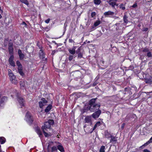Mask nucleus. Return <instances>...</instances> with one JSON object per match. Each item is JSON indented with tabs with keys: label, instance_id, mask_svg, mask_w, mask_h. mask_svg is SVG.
<instances>
[{
	"label": "nucleus",
	"instance_id": "nucleus-1",
	"mask_svg": "<svg viewBox=\"0 0 152 152\" xmlns=\"http://www.w3.org/2000/svg\"><path fill=\"white\" fill-rule=\"evenodd\" d=\"M97 98L92 99H91L89 103V110L92 112L96 111L98 110L100 105L99 104H96L95 102Z\"/></svg>",
	"mask_w": 152,
	"mask_h": 152
},
{
	"label": "nucleus",
	"instance_id": "nucleus-2",
	"mask_svg": "<svg viewBox=\"0 0 152 152\" xmlns=\"http://www.w3.org/2000/svg\"><path fill=\"white\" fill-rule=\"evenodd\" d=\"M53 143V142H50L48 146L47 149L48 152H55L57 151V146H52Z\"/></svg>",
	"mask_w": 152,
	"mask_h": 152
},
{
	"label": "nucleus",
	"instance_id": "nucleus-3",
	"mask_svg": "<svg viewBox=\"0 0 152 152\" xmlns=\"http://www.w3.org/2000/svg\"><path fill=\"white\" fill-rule=\"evenodd\" d=\"M26 121L29 123V124H31L33 121L31 115L30 113L27 112L26 115Z\"/></svg>",
	"mask_w": 152,
	"mask_h": 152
},
{
	"label": "nucleus",
	"instance_id": "nucleus-4",
	"mask_svg": "<svg viewBox=\"0 0 152 152\" xmlns=\"http://www.w3.org/2000/svg\"><path fill=\"white\" fill-rule=\"evenodd\" d=\"M48 101L45 98H43L41 99V101L39 102L40 108H42L43 106L46 105Z\"/></svg>",
	"mask_w": 152,
	"mask_h": 152
},
{
	"label": "nucleus",
	"instance_id": "nucleus-5",
	"mask_svg": "<svg viewBox=\"0 0 152 152\" xmlns=\"http://www.w3.org/2000/svg\"><path fill=\"white\" fill-rule=\"evenodd\" d=\"M81 75V73L79 71H75L72 73V75L75 78H78L80 77Z\"/></svg>",
	"mask_w": 152,
	"mask_h": 152
},
{
	"label": "nucleus",
	"instance_id": "nucleus-6",
	"mask_svg": "<svg viewBox=\"0 0 152 152\" xmlns=\"http://www.w3.org/2000/svg\"><path fill=\"white\" fill-rule=\"evenodd\" d=\"M91 118L92 117L91 116H86L84 120L85 121V122L89 123L91 125L92 124Z\"/></svg>",
	"mask_w": 152,
	"mask_h": 152
},
{
	"label": "nucleus",
	"instance_id": "nucleus-7",
	"mask_svg": "<svg viewBox=\"0 0 152 152\" xmlns=\"http://www.w3.org/2000/svg\"><path fill=\"white\" fill-rule=\"evenodd\" d=\"M118 0H109L108 1V3L113 8L115 7V6L116 5V2Z\"/></svg>",
	"mask_w": 152,
	"mask_h": 152
},
{
	"label": "nucleus",
	"instance_id": "nucleus-8",
	"mask_svg": "<svg viewBox=\"0 0 152 152\" xmlns=\"http://www.w3.org/2000/svg\"><path fill=\"white\" fill-rule=\"evenodd\" d=\"M101 113V110H98L97 111L94 113L92 116L94 118H98Z\"/></svg>",
	"mask_w": 152,
	"mask_h": 152
},
{
	"label": "nucleus",
	"instance_id": "nucleus-9",
	"mask_svg": "<svg viewBox=\"0 0 152 152\" xmlns=\"http://www.w3.org/2000/svg\"><path fill=\"white\" fill-rule=\"evenodd\" d=\"M18 98V100L21 106H24V100L21 97L19 96L18 95H17Z\"/></svg>",
	"mask_w": 152,
	"mask_h": 152
},
{
	"label": "nucleus",
	"instance_id": "nucleus-10",
	"mask_svg": "<svg viewBox=\"0 0 152 152\" xmlns=\"http://www.w3.org/2000/svg\"><path fill=\"white\" fill-rule=\"evenodd\" d=\"M14 56L13 55H11L9 58V62L10 64L13 66H15V63L13 61Z\"/></svg>",
	"mask_w": 152,
	"mask_h": 152
},
{
	"label": "nucleus",
	"instance_id": "nucleus-11",
	"mask_svg": "<svg viewBox=\"0 0 152 152\" xmlns=\"http://www.w3.org/2000/svg\"><path fill=\"white\" fill-rule=\"evenodd\" d=\"M114 13L113 12L109 11L104 13V15L105 17H109L110 16H112L114 15Z\"/></svg>",
	"mask_w": 152,
	"mask_h": 152
},
{
	"label": "nucleus",
	"instance_id": "nucleus-12",
	"mask_svg": "<svg viewBox=\"0 0 152 152\" xmlns=\"http://www.w3.org/2000/svg\"><path fill=\"white\" fill-rule=\"evenodd\" d=\"M10 81L12 83H13L15 85L17 84L18 83V81L17 80H16V77L15 76L10 77Z\"/></svg>",
	"mask_w": 152,
	"mask_h": 152
},
{
	"label": "nucleus",
	"instance_id": "nucleus-13",
	"mask_svg": "<svg viewBox=\"0 0 152 152\" xmlns=\"http://www.w3.org/2000/svg\"><path fill=\"white\" fill-rule=\"evenodd\" d=\"M112 134L109 133L107 130H106L104 132V135L105 137L108 139H110L112 137Z\"/></svg>",
	"mask_w": 152,
	"mask_h": 152
},
{
	"label": "nucleus",
	"instance_id": "nucleus-14",
	"mask_svg": "<svg viewBox=\"0 0 152 152\" xmlns=\"http://www.w3.org/2000/svg\"><path fill=\"white\" fill-rule=\"evenodd\" d=\"M44 126H42V127H43L44 129L45 130H46L47 129H50L51 127L50 125L48 122H46L44 123Z\"/></svg>",
	"mask_w": 152,
	"mask_h": 152
},
{
	"label": "nucleus",
	"instance_id": "nucleus-15",
	"mask_svg": "<svg viewBox=\"0 0 152 152\" xmlns=\"http://www.w3.org/2000/svg\"><path fill=\"white\" fill-rule=\"evenodd\" d=\"M45 54L44 53L42 50L41 49L39 51V56L40 58L44 60Z\"/></svg>",
	"mask_w": 152,
	"mask_h": 152
},
{
	"label": "nucleus",
	"instance_id": "nucleus-16",
	"mask_svg": "<svg viewBox=\"0 0 152 152\" xmlns=\"http://www.w3.org/2000/svg\"><path fill=\"white\" fill-rule=\"evenodd\" d=\"M69 53L72 55H74L75 53V47H74L72 48L69 49L68 50Z\"/></svg>",
	"mask_w": 152,
	"mask_h": 152
},
{
	"label": "nucleus",
	"instance_id": "nucleus-17",
	"mask_svg": "<svg viewBox=\"0 0 152 152\" xmlns=\"http://www.w3.org/2000/svg\"><path fill=\"white\" fill-rule=\"evenodd\" d=\"M110 138H111L110 141V142H116L117 141V137L116 136H113V135H112V137Z\"/></svg>",
	"mask_w": 152,
	"mask_h": 152
},
{
	"label": "nucleus",
	"instance_id": "nucleus-18",
	"mask_svg": "<svg viewBox=\"0 0 152 152\" xmlns=\"http://www.w3.org/2000/svg\"><path fill=\"white\" fill-rule=\"evenodd\" d=\"M57 149H58L61 152H64V150L63 146L61 145H58L57 146Z\"/></svg>",
	"mask_w": 152,
	"mask_h": 152
},
{
	"label": "nucleus",
	"instance_id": "nucleus-19",
	"mask_svg": "<svg viewBox=\"0 0 152 152\" xmlns=\"http://www.w3.org/2000/svg\"><path fill=\"white\" fill-rule=\"evenodd\" d=\"M36 131L38 134L39 135L40 137H41L42 136V132L39 128H37L36 129Z\"/></svg>",
	"mask_w": 152,
	"mask_h": 152
},
{
	"label": "nucleus",
	"instance_id": "nucleus-20",
	"mask_svg": "<svg viewBox=\"0 0 152 152\" xmlns=\"http://www.w3.org/2000/svg\"><path fill=\"white\" fill-rule=\"evenodd\" d=\"M52 108V105H49L45 109V111L46 113H48Z\"/></svg>",
	"mask_w": 152,
	"mask_h": 152
},
{
	"label": "nucleus",
	"instance_id": "nucleus-21",
	"mask_svg": "<svg viewBox=\"0 0 152 152\" xmlns=\"http://www.w3.org/2000/svg\"><path fill=\"white\" fill-rule=\"evenodd\" d=\"M8 50L9 54L11 55H13V47H8Z\"/></svg>",
	"mask_w": 152,
	"mask_h": 152
},
{
	"label": "nucleus",
	"instance_id": "nucleus-22",
	"mask_svg": "<svg viewBox=\"0 0 152 152\" xmlns=\"http://www.w3.org/2000/svg\"><path fill=\"white\" fill-rule=\"evenodd\" d=\"M7 100V97L6 96H3L2 97L0 100V104H3L4 102L6 101Z\"/></svg>",
	"mask_w": 152,
	"mask_h": 152
},
{
	"label": "nucleus",
	"instance_id": "nucleus-23",
	"mask_svg": "<svg viewBox=\"0 0 152 152\" xmlns=\"http://www.w3.org/2000/svg\"><path fill=\"white\" fill-rule=\"evenodd\" d=\"M5 142V139L3 137H0V143L3 144Z\"/></svg>",
	"mask_w": 152,
	"mask_h": 152
},
{
	"label": "nucleus",
	"instance_id": "nucleus-24",
	"mask_svg": "<svg viewBox=\"0 0 152 152\" xmlns=\"http://www.w3.org/2000/svg\"><path fill=\"white\" fill-rule=\"evenodd\" d=\"M20 86L22 88H24L25 86V82L24 81H20Z\"/></svg>",
	"mask_w": 152,
	"mask_h": 152
},
{
	"label": "nucleus",
	"instance_id": "nucleus-25",
	"mask_svg": "<svg viewBox=\"0 0 152 152\" xmlns=\"http://www.w3.org/2000/svg\"><path fill=\"white\" fill-rule=\"evenodd\" d=\"M79 50L80 49H79V51L78 52H77L78 54L77 56L78 58H81L83 57V53H81V52H80L79 51Z\"/></svg>",
	"mask_w": 152,
	"mask_h": 152
},
{
	"label": "nucleus",
	"instance_id": "nucleus-26",
	"mask_svg": "<svg viewBox=\"0 0 152 152\" xmlns=\"http://www.w3.org/2000/svg\"><path fill=\"white\" fill-rule=\"evenodd\" d=\"M16 64L18 66V68H22V65L19 61H17Z\"/></svg>",
	"mask_w": 152,
	"mask_h": 152
},
{
	"label": "nucleus",
	"instance_id": "nucleus-27",
	"mask_svg": "<svg viewBox=\"0 0 152 152\" xmlns=\"http://www.w3.org/2000/svg\"><path fill=\"white\" fill-rule=\"evenodd\" d=\"M18 69L19 73L21 75L23 76L24 75V74L22 68H18Z\"/></svg>",
	"mask_w": 152,
	"mask_h": 152
},
{
	"label": "nucleus",
	"instance_id": "nucleus-28",
	"mask_svg": "<svg viewBox=\"0 0 152 152\" xmlns=\"http://www.w3.org/2000/svg\"><path fill=\"white\" fill-rule=\"evenodd\" d=\"M119 7L120 9H122L123 10H124L125 9V4H121L119 6Z\"/></svg>",
	"mask_w": 152,
	"mask_h": 152
},
{
	"label": "nucleus",
	"instance_id": "nucleus-29",
	"mask_svg": "<svg viewBox=\"0 0 152 152\" xmlns=\"http://www.w3.org/2000/svg\"><path fill=\"white\" fill-rule=\"evenodd\" d=\"M43 127H42V130L44 134V135H45V137H48L49 135L47 133V132H45V131H47V130H45V129H44L43 128Z\"/></svg>",
	"mask_w": 152,
	"mask_h": 152
},
{
	"label": "nucleus",
	"instance_id": "nucleus-30",
	"mask_svg": "<svg viewBox=\"0 0 152 152\" xmlns=\"http://www.w3.org/2000/svg\"><path fill=\"white\" fill-rule=\"evenodd\" d=\"M127 16L126 15H124L123 17V20L124 22L125 23H127L128 22V20L127 19Z\"/></svg>",
	"mask_w": 152,
	"mask_h": 152
},
{
	"label": "nucleus",
	"instance_id": "nucleus-31",
	"mask_svg": "<svg viewBox=\"0 0 152 152\" xmlns=\"http://www.w3.org/2000/svg\"><path fill=\"white\" fill-rule=\"evenodd\" d=\"M20 1L22 3L25 4L27 6L29 4V3L27 0H20Z\"/></svg>",
	"mask_w": 152,
	"mask_h": 152
},
{
	"label": "nucleus",
	"instance_id": "nucleus-32",
	"mask_svg": "<svg viewBox=\"0 0 152 152\" xmlns=\"http://www.w3.org/2000/svg\"><path fill=\"white\" fill-rule=\"evenodd\" d=\"M101 3L100 0H94V3L96 5H99Z\"/></svg>",
	"mask_w": 152,
	"mask_h": 152
},
{
	"label": "nucleus",
	"instance_id": "nucleus-33",
	"mask_svg": "<svg viewBox=\"0 0 152 152\" xmlns=\"http://www.w3.org/2000/svg\"><path fill=\"white\" fill-rule=\"evenodd\" d=\"M101 22L100 20H97L94 23V25L95 27L98 26L100 23Z\"/></svg>",
	"mask_w": 152,
	"mask_h": 152
},
{
	"label": "nucleus",
	"instance_id": "nucleus-34",
	"mask_svg": "<svg viewBox=\"0 0 152 152\" xmlns=\"http://www.w3.org/2000/svg\"><path fill=\"white\" fill-rule=\"evenodd\" d=\"M105 147L104 146H102L101 147L100 150L99 152H105Z\"/></svg>",
	"mask_w": 152,
	"mask_h": 152
},
{
	"label": "nucleus",
	"instance_id": "nucleus-35",
	"mask_svg": "<svg viewBox=\"0 0 152 152\" xmlns=\"http://www.w3.org/2000/svg\"><path fill=\"white\" fill-rule=\"evenodd\" d=\"M48 122V123H49L50 126L53 124L54 123V121L53 120H49Z\"/></svg>",
	"mask_w": 152,
	"mask_h": 152
},
{
	"label": "nucleus",
	"instance_id": "nucleus-36",
	"mask_svg": "<svg viewBox=\"0 0 152 152\" xmlns=\"http://www.w3.org/2000/svg\"><path fill=\"white\" fill-rule=\"evenodd\" d=\"M145 81L146 83L150 84L151 83V80L150 79H145Z\"/></svg>",
	"mask_w": 152,
	"mask_h": 152
},
{
	"label": "nucleus",
	"instance_id": "nucleus-37",
	"mask_svg": "<svg viewBox=\"0 0 152 152\" xmlns=\"http://www.w3.org/2000/svg\"><path fill=\"white\" fill-rule=\"evenodd\" d=\"M19 56L20 58V60L23 59L24 57V55L23 53L19 55Z\"/></svg>",
	"mask_w": 152,
	"mask_h": 152
},
{
	"label": "nucleus",
	"instance_id": "nucleus-38",
	"mask_svg": "<svg viewBox=\"0 0 152 152\" xmlns=\"http://www.w3.org/2000/svg\"><path fill=\"white\" fill-rule=\"evenodd\" d=\"M13 47V43L11 40L9 41L8 47Z\"/></svg>",
	"mask_w": 152,
	"mask_h": 152
},
{
	"label": "nucleus",
	"instance_id": "nucleus-39",
	"mask_svg": "<svg viewBox=\"0 0 152 152\" xmlns=\"http://www.w3.org/2000/svg\"><path fill=\"white\" fill-rule=\"evenodd\" d=\"M147 56L148 57H152V54H151V53L150 51L148 52V53H147Z\"/></svg>",
	"mask_w": 152,
	"mask_h": 152
},
{
	"label": "nucleus",
	"instance_id": "nucleus-40",
	"mask_svg": "<svg viewBox=\"0 0 152 152\" xmlns=\"http://www.w3.org/2000/svg\"><path fill=\"white\" fill-rule=\"evenodd\" d=\"M73 58V56L72 55H70L69 57V61L72 60Z\"/></svg>",
	"mask_w": 152,
	"mask_h": 152
},
{
	"label": "nucleus",
	"instance_id": "nucleus-41",
	"mask_svg": "<svg viewBox=\"0 0 152 152\" xmlns=\"http://www.w3.org/2000/svg\"><path fill=\"white\" fill-rule=\"evenodd\" d=\"M96 13L95 12H92L91 14V16L92 18H94L96 15Z\"/></svg>",
	"mask_w": 152,
	"mask_h": 152
},
{
	"label": "nucleus",
	"instance_id": "nucleus-42",
	"mask_svg": "<svg viewBox=\"0 0 152 152\" xmlns=\"http://www.w3.org/2000/svg\"><path fill=\"white\" fill-rule=\"evenodd\" d=\"M149 51L148 49L147 48L144 49L142 51V52L144 53L147 52L148 53V52Z\"/></svg>",
	"mask_w": 152,
	"mask_h": 152
},
{
	"label": "nucleus",
	"instance_id": "nucleus-43",
	"mask_svg": "<svg viewBox=\"0 0 152 152\" xmlns=\"http://www.w3.org/2000/svg\"><path fill=\"white\" fill-rule=\"evenodd\" d=\"M151 142L149 140L148 142H147L146 143H145L144 145L143 146H146L149 144Z\"/></svg>",
	"mask_w": 152,
	"mask_h": 152
},
{
	"label": "nucleus",
	"instance_id": "nucleus-44",
	"mask_svg": "<svg viewBox=\"0 0 152 152\" xmlns=\"http://www.w3.org/2000/svg\"><path fill=\"white\" fill-rule=\"evenodd\" d=\"M10 77H13V76H15V75H14V74L12 73H9V74L8 75Z\"/></svg>",
	"mask_w": 152,
	"mask_h": 152
},
{
	"label": "nucleus",
	"instance_id": "nucleus-45",
	"mask_svg": "<svg viewBox=\"0 0 152 152\" xmlns=\"http://www.w3.org/2000/svg\"><path fill=\"white\" fill-rule=\"evenodd\" d=\"M50 19L49 18L47 20H46L45 21V22L47 23H49Z\"/></svg>",
	"mask_w": 152,
	"mask_h": 152
},
{
	"label": "nucleus",
	"instance_id": "nucleus-46",
	"mask_svg": "<svg viewBox=\"0 0 152 152\" xmlns=\"http://www.w3.org/2000/svg\"><path fill=\"white\" fill-rule=\"evenodd\" d=\"M96 124L98 126H99L101 124V123L99 121L97 122Z\"/></svg>",
	"mask_w": 152,
	"mask_h": 152
},
{
	"label": "nucleus",
	"instance_id": "nucleus-47",
	"mask_svg": "<svg viewBox=\"0 0 152 152\" xmlns=\"http://www.w3.org/2000/svg\"><path fill=\"white\" fill-rule=\"evenodd\" d=\"M18 53L19 55L21 54H22V53L21 50L20 49L18 51Z\"/></svg>",
	"mask_w": 152,
	"mask_h": 152
},
{
	"label": "nucleus",
	"instance_id": "nucleus-48",
	"mask_svg": "<svg viewBox=\"0 0 152 152\" xmlns=\"http://www.w3.org/2000/svg\"><path fill=\"white\" fill-rule=\"evenodd\" d=\"M143 152H151L147 149H145L143 150Z\"/></svg>",
	"mask_w": 152,
	"mask_h": 152
},
{
	"label": "nucleus",
	"instance_id": "nucleus-49",
	"mask_svg": "<svg viewBox=\"0 0 152 152\" xmlns=\"http://www.w3.org/2000/svg\"><path fill=\"white\" fill-rule=\"evenodd\" d=\"M22 24L23 25H24L25 26V27H26L27 26V24L26 23L24 22H23L22 23Z\"/></svg>",
	"mask_w": 152,
	"mask_h": 152
},
{
	"label": "nucleus",
	"instance_id": "nucleus-50",
	"mask_svg": "<svg viewBox=\"0 0 152 152\" xmlns=\"http://www.w3.org/2000/svg\"><path fill=\"white\" fill-rule=\"evenodd\" d=\"M69 41L70 42L73 43L74 42V41L72 39H69Z\"/></svg>",
	"mask_w": 152,
	"mask_h": 152
},
{
	"label": "nucleus",
	"instance_id": "nucleus-51",
	"mask_svg": "<svg viewBox=\"0 0 152 152\" xmlns=\"http://www.w3.org/2000/svg\"><path fill=\"white\" fill-rule=\"evenodd\" d=\"M8 75L9 74V73H12V70L10 69H8Z\"/></svg>",
	"mask_w": 152,
	"mask_h": 152
},
{
	"label": "nucleus",
	"instance_id": "nucleus-52",
	"mask_svg": "<svg viewBox=\"0 0 152 152\" xmlns=\"http://www.w3.org/2000/svg\"><path fill=\"white\" fill-rule=\"evenodd\" d=\"M125 126V124L124 123L122 124V125L121 126V128L122 129H123L124 128V126Z\"/></svg>",
	"mask_w": 152,
	"mask_h": 152
},
{
	"label": "nucleus",
	"instance_id": "nucleus-53",
	"mask_svg": "<svg viewBox=\"0 0 152 152\" xmlns=\"http://www.w3.org/2000/svg\"><path fill=\"white\" fill-rule=\"evenodd\" d=\"M56 52V51L55 50H54L52 52L51 54L53 55L55 54Z\"/></svg>",
	"mask_w": 152,
	"mask_h": 152
},
{
	"label": "nucleus",
	"instance_id": "nucleus-54",
	"mask_svg": "<svg viewBox=\"0 0 152 152\" xmlns=\"http://www.w3.org/2000/svg\"><path fill=\"white\" fill-rule=\"evenodd\" d=\"M3 12V11L1 10V7L0 6V13H2Z\"/></svg>",
	"mask_w": 152,
	"mask_h": 152
},
{
	"label": "nucleus",
	"instance_id": "nucleus-55",
	"mask_svg": "<svg viewBox=\"0 0 152 152\" xmlns=\"http://www.w3.org/2000/svg\"><path fill=\"white\" fill-rule=\"evenodd\" d=\"M96 128L95 126H94L93 128L92 131L90 132V133H91L94 130L96 129Z\"/></svg>",
	"mask_w": 152,
	"mask_h": 152
},
{
	"label": "nucleus",
	"instance_id": "nucleus-56",
	"mask_svg": "<svg viewBox=\"0 0 152 152\" xmlns=\"http://www.w3.org/2000/svg\"><path fill=\"white\" fill-rule=\"evenodd\" d=\"M137 6V4L136 3H135L134 4V8L135 7Z\"/></svg>",
	"mask_w": 152,
	"mask_h": 152
},
{
	"label": "nucleus",
	"instance_id": "nucleus-57",
	"mask_svg": "<svg viewBox=\"0 0 152 152\" xmlns=\"http://www.w3.org/2000/svg\"><path fill=\"white\" fill-rule=\"evenodd\" d=\"M0 152H3L1 150V146L0 145Z\"/></svg>",
	"mask_w": 152,
	"mask_h": 152
},
{
	"label": "nucleus",
	"instance_id": "nucleus-58",
	"mask_svg": "<svg viewBox=\"0 0 152 152\" xmlns=\"http://www.w3.org/2000/svg\"><path fill=\"white\" fill-rule=\"evenodd\" d=\"M115 25L116 26H118H118H120V24H119V23H116V24Z\"/></svg>",
	"mask_w": 152,
	"mask_h": 152
},
{
	"label": "nucleus",
	"instance_id": "nucleus-59",
	"mask_svg": "<svg viewBox=\"0 0 152 152\" xmlns=\"http://www.w3.org/2000/svg\"><path fill=\"white\" fill-rule=\"evenodd\" d=\"M94 126H95L96 128L97 127V126H98L96 124H95V125Z\"/></svg>",
	"mask_w": 152,
	"mask_h": 152
},
{
	"label": "nucleus",
	"instance_id": "nucleus-60",
	"mask_svg": "<svg viewBox=\"0 0 152 152\" xmlns=\"http://www.w3.org/2000/svg\"><path fill=\"white\" fill-rule=\"evenodd\" d=\"M86 127V125H84V126H83L84 128H85Z\"/></svg>",
	"mask_w": 152,
	"mask_h": 152
},
{
	"label": "nucleus",
	"instance_id": "nucleus-61",
	"mask_svg": "<svg viewBox=\"0 0 152 152\" xmlns=\"http://www.w3.org/2000/svg\"><path fill=\"white\" fill-rule=\"evenodd\" d=\"M2 16L0 14V19L1 18H2Z\"/></svg>",
	"mask_w": 152,
	"mask_h": 152
},
{
	"label": "nucleus",
	"instance_id": "nucleus-62",
	"mask_svg": "<svg viewBox=\"0 0 152 152\" xmlns=\"http://www.w3.org/2000/svg\"><path fill=\"white\" fill-rule=\"evenodd\" d=\"M118 29H119V28H118V27H116V29L117 30H118Z\"/></svg>",
	"mask_w": 152,
	"mask_h": 152
},
{
	"label": "nucleus",
	"instance_id": "nucleus-63",
	"mask_svg": "<svg viewBox=\"0 0 152 152\" xmlns=\"http://www.w3.org/2000/svg\"><path fill=\"white\" fill-rule=\"evenodd\" d=\"M115 5L117 6H118V4H116V5Z\"/></svg>",
	"mask_w": 152,
	"mask_h": 152
},
{
	"label": "nucleus",
	"instance_id": "nucleus-64",
	"mask_svg": "<svg viewBox=\"0 0 152 152\" xmlns=\"http://www.w3.org/2000/svg\"><path fill=\"white\" fill-rule=\"evenodd\" d=\"M148 29L147 28H146V29H145V31H146L147 30V29Z\"/></svg>",
	"mask_w": 152,
	"mask_h": 152
}]
</instances>
